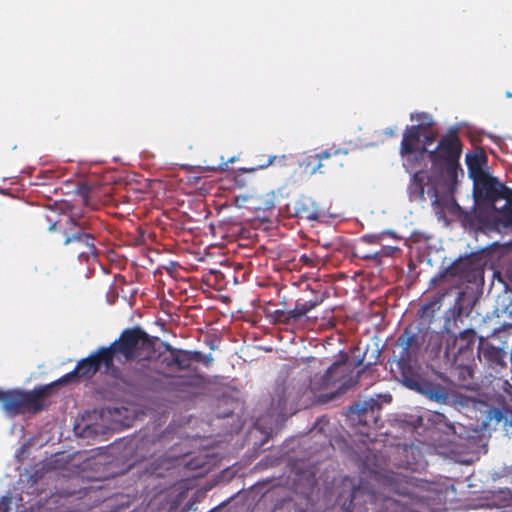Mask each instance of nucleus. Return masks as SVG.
Returning a JSON list of instances; mask_svg holds the SVG:
<instances>
[{"mask_svg": "<svg viewBox=\"0 0 512 512\" xmlns=\"http://www.w3.org/2000/svg\"><path fill=\"white\" fill-rule=\"evenodd\" d=\"M195 354L199 355L197 359H194V362H201L205 367H209L212 362L214 361V358L211 354L204 355L199 351H193Z\"/></svg>", "mask_w": 512, "mask_h": 512, "instance_id": "473e14b6", "label": "nucleus"}, {"mask_svg": "<svg viewBox=\"0 0 512 512\" xmlns=\"http://www.w3.org/2000/svg\"><path fill=\"white\" fill-rule=\"evenodd\" d=\"M362 364L363 358L352 363L348 354L341 352L339 359L326 370L320 377L319 382H314V385L320 390L336 387L337 391L345 392L358 383L360 371L355 373L354 370Z\"/></svg>", "mask_w": 512, "mask_h": 512, "instance_id": "6e6552de", "label": "nucleus"}, {"mask_svg": "<svg viewBox=\"0 0 512 512\" xmlns=\"http://www.w3.org/2000/svg\"><path fill=\"white\" fill-rule=\"evenodd\" d=\"M436 417L439 418V417H443L444 418V415H441L439 413L436 414Z\"/></svg>", "mask_w": 512, "mask_h": 512, "instance_id": "37998d69", "label": "nucleus"}, {"mask_svg": "<svg viewBox=\"0 0 512 512\" xmlns=\"http://www.w3.org/2000/svg\"><path fill=\"white\" fill-rule=\"evenodd\" d=\"M418 381L420 383V389H414L415 391L425 394L431 400H434L436 402H447L449 395L445 387L438 383L424 381L419 375Z\"/></svg>", "mask_w": 512, "mask_h": 512, "instance_id": "aec40b11", "label": "nucleus"}, {"mask_svg": "<svg viewBox=\"0 0 512 512\" xmlns=\"http://www.w3.org/2000/svg\"><path fill=\"white\" fill-rule=\"evenodd\" d=\"M337 502L344 512H408V508L399 500L363 486L354 487L346 497L341 493Z\"/></svg>", "mask_w": 512, "mask_h": 512, "instance_id": "39448f33", "label": "nucleus"}, {"mask_svg": "<svg viewBox=\"0 0 512 512\" xmlns=\"http://www.w3.org/2000/svg\"><path fill=\"white\" fill-rule=\"evenodd\" d=\"M424 340L422 329L412 324L405 327L397 339V345L402 347V351L396 361V368L399 379L410 389H420L418 373L412 365V360L417 357Z\"/></svg>", "mask_w": 512, "mask_h": 512, "instance_id": "423d86ee", "label": "nucleus"}, {"mask_svg": "<svg viewBox=\"0 0 512 512\" xmlns=\"http://www.w3.org/2000/svg\"><path fill=\"white\" fill-rule=\"evenodd\" d=\"M475 341L476 332L473 329H465L458 336L450 332H447L446 335H436L431 339V345L432 351L439 354L442 350V342H444L443 356L446 362L466 380L473 377L471 364L474 361Z\"/></svg>", "mask_w": 512, "mask_h": 512, "instance_id": "7ed1b4c3", "label": "nucleus"}, {"mask_svg": "<svg viewBox=\"0 0 512 512\" xmlns=\"http://www.w3.org/2000/svg\"><path fill=\"white\" fill-rule=\"evenodd\" d=\"M407 192L410 201L424 202L426 200L425 194H427L430 199H433V205L438 204L437 189L431 187V174L424 169L415 171L411 175Z\"/></svg>", "mask_w": 512, "mask_h": 512, "instance_id": "f8f14e48", "label": "nucleus"}, {"mask_svg": "<svg viewBox=\"0 0 512 512\" xmlns=\"http://www.w3.org/2000/svg\"><path fill=\"white\" fill-rule=\"evenodd\" d=\"M465 161L469 174L474 179L487 174L483 170V166L487 163V156L484 152L468 153L466 154Z\"/></svg>", "mask_w": 512, "mask_h": 512, "instance_id": "412c9836", "label": "nucleus"}, {"mask_svg": "<svg viewBox=\"0 0 512 512\" xmlns=\"http://www.w3.org/2000/svg\"><path fill=\"white\" fill-rule=\"evenodd\" d=\"M422 136L424 137L422 146H425L426 149H428V146L431 145L432 143H434V141L436 140L437 133L431 131V128H430V129H426L425 132L422 134Z\"/></svg>", "mask_w": 512, "mask_h": 512, "instance_id": "2f4dec72", "label": "nucleus"}, {"mask_svg": "<svg viewBox=\"0 0 512 512\" xmlns=\"http://www.w3.org/2000/svg\"><path fill=\"white\" fill-rule=\"evenodd\" d=\"M502 388L505 392H507V394L511 397V400H512V396L510 393V391L512 390V385L507 380H505L502 383Z\"/></svg>", "mask_w": 512, "mask_h": 512, "instance_id": "ea45409f", "label": "nucleus"}, {"mask_svg": "<svg viewBox=\"0 0 512 512\" xmlns=\"http://www.w3.org/2000/svg\"><path fill=\"white\" fill-rule=\"evenodd\" d=\"M303 308V304L297 302L295 307L292 310H289L290 318H292L293 323L297 322L307 314V312L303 311Z\"/></svg>", "mask_w": 512, "mask_h": 512, "instance_id": "c756f323", "label": "nucleus"}, {"mask_svg": "<svg viewBox=\"0 0 512 512\" xmlns=\"http://www.w3.org/2000/svg\"><path fill=\"white\" fill-rule=\"evenodd\" d=\"M276 159H277V157H276V156H270V157L268 158V160H267V162H266V163H264V164H260L258 167H259V168H261V169H263V168H266V167H268V166H270V165H273V164H274V162L276 161Z\"/></svg>", "mask_w": 512, "mask_h": 512, "instance_id": "58836bf2", "label": "nucleus"}, {"mask_svg": "<svg viewBox=\"0 0 512 512\" xmlns=\"http://www.w3.org/2000/svg\"><path fill=\"white\" fill-rule=\"evenodd\" d=\"M469 221L470 226L477 232H500L503 228L496 205H490L488 209H479L473 215L469 216Z\"/></svg>", "mask_w": 512, "mask_h": 512, "instance_id": "4468645a", "label": "nucleus"}, {"mask_svg": "<svg viewBox=\"0 0 512 512\" xmlns=\"http://www.w3.org/2000/svg\"><path fill=\"white\" fill-rule=\"evenodd\" d=\"M294 215L299 219L315 221L321 217V210L312 198L301 196L294 203Z\"/></svg>", "mask_w": 512, "mask_h": 512, "instance_id": "a211bd4d", "label": "nucleus"}, {"mask_svg": "<svg viewBox=\"0 0 512 512\" xmlns=\"http://www.w3.org/2000/svg\"><path fill=\"white\" fill-rule=\"evenodd\" d=\"M340 154H342L340 149L333 148L318 153L307 154L299 161V167L306 174H325L329 172L331 165H326L324 161L330 160L332 157H338ZM343 154L345 155L347 153L343 152Z\"/></svg>", "mask_w": 512, "mask_h": 512, "instance_id": "ddd939ff", "label": "nucleus"}, {"mask_svg": "<svg viewBox=\"0 0 512 512\" xmlns=\"http://www.w3.org/2000/svg\"><path fill=\"white\" fill-rule=\"evenodd\" d=\"M165 351L156 353L150 356L152 363L149 364V371L145 374L149 378L156 381L155 386L153 385H142L137 386L134 396L140 398H148L151 393H162V392H185L186 388L194 387L197 385V377L193 376H171L163 371L169 370L174 371V360L175 352L177 348L171 346L168 343H164Z\"/></svg>", "mask_w": 512, "mask_h": 512, "instance_id": "f03ea898", "label": "nucleus"}, {"mask_svg": "<svg viewBox=\"0 0 512 512\" xmlns=\"http://www.w3.org/2000/svg\"><path fill=\"white\" fill-rule=\"evenodd\" d=\"M384 133H385V135H387L389 137H394L396 134L394 128H387Z\"/></svg>", "mask_w": 512, "mask_h": 512, "instance_id": "a19ab883", "label": "nucleus"}, {"mask_svg": "<svg viewBox=\"0 0 512 512\" xmlns=\"http://www.w3.org/2000/svg\"><path fill=\"white\" fill-rule=\"evenodd\" d=\"M482 274L480 258L476 254H468L456 259L444 271L432 279L437 284L446 277L457 278L462 283H473Z\"/></svg>", "mask_w": 512, "mask_h": 512, "instance_id": "9d476101", "label": "nucleus"}, {"mask_svg": "<svg viewBox=\"0 0 512 512\" xmlns=\"http://www.w3.org/2000/svg\"><path fill=\"white\" fill-rule=\"evenodd\" d=\"M355 256H357L358 258L362 259V260H373L375 261L377 264H380L381 263V255L380 253H371V252H366V251H363L361 248H358L356 251H355Z\"/></svg>", "mask_w": 512, "mask_h": 512, "instance_id": "cd10ccee", "label": "nucleus"}, {"mask_svg": "<svg viewBox=\"0 0 512 512\" xmlns=\"http://www.w3.org/2000/svg\"><path fill=\"white\" fill-rule=\"evenodd\" d=\"M505 351L501 348L493 346L489 342L480 339L478 345V357L480 360H484L490 366H503L505 364Z\"/></svg>", "mask_w": 512, "mask_h": 512, "instance_id": "6ab92c4d", "label": "nucleus"}, {"mask_svg": "<svg viewBox=\"0 0 512 512\" xmlns=\"http://www.w3.org/2000/svg\"><path fill=\"white\" fill-rule=\"evenodd\" d=\"M410 119L412 121L413 120L420 121V123L418 125H423V131H425L426 129H430L431 126L433 125L432 117L428 113H425V112L411 114Z\"/></svg>", "mask_w": 512, "mask_h": 512, "instance_id": "a878e982", "label": "nucleus"}, {"mask_svg": "<svg viewBox=\"0 0 512 512\" xmlns=\"http://www.w3.org/2000/svg\"><path fill=\"white\" fill-rule=\"evenodd\" d=\"M76 193L81 197L82 203L86 207L94 209L96 203L93 201V188L86 182H81L77 185Z\"/></svg>", "mask_w": 512, "mask_h": 512, "instance_id": "b1692460", "label": "nucleus"}, {"mask_svg": "<svg viewBox=\"0 0 512 512\" xmlns=\"http://www.w3.org/2000/svg\"><path fill=\"white\" fill-rule=\"evenodd\" d=\"M303 308V304L297 302L295 307L292 310H289L290 318H292L293 323L297 322L307 314V312L303 311Z\"/></svg>", "mask_w": 512, "mask_h": 512, "instance_id": "7c9ffc66", "label": "nucleus"}, {"mask_svg": "<svg viewBox=\"0 0 512 512\" xmlns=\"http://www.w3.org/2000/svg\"><path fill=\"white\" fill-rule=\"evenodd\" d=\"M74 229L66 233L64 245L68 247L69 252L75 254L80 259H89L91 256H97L98 250L95 245L93 234L86 232L83 225L74 222Z\"/></svg>", "mask_w": 512, "mask_h": 512, "instance_id": "9b49d317", "label": "nucleus"}, {"mask_svg": "<svg viewBox=\"0 0 512 512\" xmlns=\"http://www.w3.org/2000/svg\"><path fill=\"white\" fill-rule=\"evenodd\" d=\"M233 161H234V158L232 157V158H230L227 162L223 163L222 165H223V166H225V167H224V168H222V169H223V170H225V169L227 168V166H228V163H229V162H230V163H232Z\"/></svg>", "mask_w": 512, "mask_h": 512, "instance_id": "79ce46f5", "label": "nucleus"}, {"mask_svg": "<svg viewBox=\"0 0 512 512\" xmlns=\"http://www.w3.org/2000/svg\"><path fill=\"white\" fill-rule=\"evenodd\" d=\"M440 308V302L437 299H433L425 304H423L419 311L418 316L423 320H428L429 322L435 316V313Z\"/></svg>", "mask_w": 512, "mask_h": 512, "instance_id": "393cba45", "label": "nucleus"}, {"mask_svg": "<svg viewBox=\"0 0 512 512\" xmlns=\"http://www.w3.org/2000/svg\"><path fill=\"white\" fill-rule=\"evenodd\" d=\"M302 304L304 306L303 311L308 313L309 311L314 309L319 304V302L309 300V301L303 302Z\"/></svg>", "mask_w": 512, "mask_h": 512, "instance_id": "c9c22d12", "label": "nucleus"}, {"mask_svg": "<svg viewBox=\"0 0 512 512\" xmlns=\"http://www.w3.org/2000/svg\"><path fill=\"white\" fill-rule=\"evenodd\" d=\"M462 142L456 129H450L443 135L435 149L429 150L422 146L420 156H426L431 162L433 173L442 178L456 179L460 169V157L462 154Z\"/></svg>", "mask_w": 512, "mask_h": 512, "instance_id": "20e7f679", "label": "nucleus"}, {"mask_svg": "<svg viewBox=\"0 0 512 512\" xmlns=\"http://www.w3.org/2000/svg\"><path fill=\"white\" fill-rule=\"evenodd\" d=\"M101 366L104 367L106 373L110 372L114 377H117V374L120 373L119 369L114 366L111 355L106 346L100 347L96 352L90 354L84 359H81L71 372L65 374L59 380L52 383V388L55 385L67 384L75 380H88L100 371Z\"/></svg>", "mask_w": 512, "mask_h": 512, "instance_id": "1a4fd4ad", "label": "nucleus"}, {"mask_svg": "<svg viewBox=\"0 0 512 512\" xmlns=\"http://www.w3.org/2000/svg\"><path fill=\"white\" fill-rule=\"evenodd\" d=\"M475 182L479 197L489 202L490 205H495L497 200L503 199L512 191L511 188L501 183L497 178L488 174L475 179Z\"/></svg>", "mask_w": 512, "mask_h": 512, "instance_id": "2eb2a0df", "label": "nucleus"}, {"mask_svg": "<svg viewBox=\"0 0 512 512\" xmlns=\"http://www.w3.org/2000/svg\"><path fill=\"white\" fill-rule=\"evenodd\" d=\"M379 237L375 235H363L360 238V243L363 244H372V243H378Z\"/></svg>", "mask_w": 512, "mask_h": 512, "instance_id": "72a5a7b5", "label": "nucleus"}, {"mask_svg": "<svg viewBox=\"0 0 512 512\" xmlns=\"http://www.w3.org/2000/svg\"><path fill=\"white\" fill-rule=\"evenodd\" d=\"M275 323L290 325L293 324L292 318H290L289 310H275L272 314Z\"/></svg>", "mask_w": 512, "mask_h": 512, "instance_id": "bb28decb", "label": "nucleus"}, {"mask_svg": "<svg viewBox=\"0 0 512 512\" xmlns=\"http://www.w3.org/2000/svg\"><path fill=\"white\" fill-rule=\"evenodd\" d=\"M503 199L505 200L504 206L498 208L502 227L504 229L512 228V190Z\"/></svg>", "mask_w": 512, "mask_h": 512, "instance_id": "5701e85b", "label": "nucleus"}, {"mask_svg": "<svg viewBox=\"0 0 512 512\" xmlns=\"http://www.w3.org/2000/svg\"><path fill=\"white\" fill-rule=\"evenodd\" d=\"M52 385L35 387L31 391L0 390V401L4 411L11 415L37 413L44 409V399L49 396Z\"/></svg>", "mask_w": 512, "mask_h": 512, "instance_id": "0eeeda50", "label": "nucleus"}, {"mask_svg": "<svg viewBox=\"0 0 512 512\" xmlns=\"http://www.w3.org/2000/svg\"><path fill=\"white\" fill-rule=\"evenodd\" d=\"M392 396L390 394L377 395L364 400L362 403H355L350 407V412L357 414L359 417H367L370 413L371 419L376 424L378 421V413L382 409L383 403H390Z\"/></svg>", "mask_w": 512, "mask_h": 512, "instance_id": "f3484780", "label": "nucleus"}, {"mask_svg": "<svg viewBox=\"0 0 512 512\" xmlns=\"http://www.w3.org/2000/svg\"><path fill=\"white\" fill-rule=\"evenodd\" d=\"M396 248L394 247H383L380 251H376L375 253H380L381 259L383 257L392 256Z\"/></svg>", "mask_w": 512, "mask_h": 512, "instance_id": "f704fd0d", "label": "nucleus"}, {"mask_svg": "<svg viewBox=\"0 0 512 512\" xmlns=\"http://www.w3.org/2000/svg\"><path fill=\"white\" fill-rule=\"evenodd\" d=\"M337 157H332L330 160H326L324 161V163L326 165H331V168L329 169V171L333 170L335 167L337 166H342L341 163H339L337 160H336Z\"/></svg>", "mask_w": 512, "mask_h": 512, "instance_id": "e433bc0d", "label": "nucleus"}, {"mask_svg": "<svg viewBox=\"0 0 512 512\" xmlns=\"http://www.w3.org/2000/svg\"><path fill=\"white\" fill-rule=\"evenodd\" d=\"M303 308V304L297 302L295 307L292 310H289L290 318H292L293 323L297 322L307 314V312L303 311Z\"/></svg>", "mask_w": 512, "mask_h": 512, "instance_id": "c85d7f7f", "label": "nucleus"}, {"mask_svg": "<svg viewBox=\"0 0 512 512\" xmlns=\"http://www.w3.org/2000/svg\"><path fill=\"white\" fill-rule=\"evenodd\" d=\"M424 132L423 125H410L405 128L400 144V154L402 157L415 154L413 158L415 163L420 162L426 157L419 154L422 148L421 137Z\"/></svg>", "mask_w": 512, "mask_h": 512, "instance_id": "dca6fc26", "label": "nucleus"}, {"mask_svg": "<svg viewBox=\"0 0 512 512\" xmlns=\"http://www.w3.org/2000/svg\"><path fill=\"white\" fill-rule=\"evenodd\" d=\"M158 338L151 337L141 327L135 326L124 329L119 338L107 346V350L114 359L121 363L135 361L122 375L120 380L134 395L137 386L154 385L156 381L148 377L146 373L151 364L150 356L156 353L155 342Z\"/></svg>", "mask_w": 512, "mask_h": 512, "instance_id": "f257e3e1", "label": "nucleus"}, {"mask_svg": "<svg viewBox=\"0 0 512 512\" xmlns=\"http://www.w3.org/2000/svg\"><path fill=\"white\" fill-rule=\"evenodd\" d=\"M175 352V360H174V371H183L188 370L191 366V363L194 359L199 358L197 354L190 350L179 349L174 350Z\"/></svg>", "mask_w": 512, "mask_h": 512, "instance_id": "4be33fe9", "label": "nucleus"}, {"mask_svg": "<svg viewBox=\"0 0 512 512\" xmlns=\"http://www.w3.org/2000/svg\"><path fill=\"white\" fill-rule=\"evenodd\" d=\"M42 475L43 473L41 470H36L33 474L29 476V478L32 481V483H36L42 477Z\"/></svg>", "mask_w": 512, "mask_h": 512, "instance_id": "4c0bfd02", "label": "nucleus"}]
</instances>
